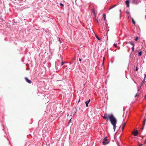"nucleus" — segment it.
Masks as SVG:
<instances>
[{
    "label": "nucleus",
    "mask_w": 146,
    "mask_h": 146,
    "mask_svg": "<svg viewBox=\"0 0 146 146\" xmlns=\"http://www.w3.org/2000/svg\"><path fill=\"white\" fill-rule=\"evenodd\" d=\"M103 117L104 119H106L108 118L109 119L111 124L113 126V130L114 131H115V128L116 127V124L117 123V120L113 115L112 114H108L107 115V116H104Z\"/></svg>",
    "instance_id": "nucleus-1"
},
{
    "label": "nucleus",
    "mask_w": 146,
    "mask_h": 146,
    "mask_svg": "<svg viewBox=\"0 0 146 146\" xmlns=\"http://www.w3.org/2000/svg\"><path fill=\"white\" fill-rule=\"evenodd\" d=\"M109 143V142L107 141V137H106L104 139L102 143L104 145H106L108 144Z\"/></svg>",
    "instance_id": "nucleus-2"
},
{
    "label": "nucleus",
    "mask_w": 146,
    "mask_h": 146,
    "mask_svg": "<svg viewBox=\"0 0 146 146\" xmlns=\"http://www.w3.org/2000/svg\"><path fill=\"white\" fill-rule=\"evenodd\" d=\"M140 2V0H132V3L135 4H137Z\"/></svg>",
    "instance_id": "nucleus-3"
},
{
    "label": "nucleus",
    "mask_w": 146,
    "mask_h": 146,
    "mask_svg": "<svg viewBox=\"0 0 146 146\" xmlns=\"http://www.w3.org/2000/svg\"><path fill=\"white\" fill-rule=\"evenodd\" d=\"M125 3L127 5V7H129V0H127L125 1Z\"/></svg>",
    "instance_id": "nucleus-4"
},
{
    "label": "nucleus",
    "mask_w": 146,
    "mask_h": 146,
    "mask_svg": "<svg viewBox=\"0 0 146 146\" xmlns=\"http://www.w3.org/2000/svg\"><path fill=\"white\" fill-rule=\"evenodd\" d=\"M25 79L26 81L29 84H31V80H29L27 77L25 78Z\"/></svg>",
    "instance_id": "nucleus-5"
},
{
    "label": "nucleus",
    "mask_w": 146,
    "mask_h": 146,
    "mask_svg": "<svg viewBox=\"0 0 146 146\" xmlns=\"http://www.w3.org/2000/svg\"><path fill=\"white\" fill-rule=\"evenodd\" d=\"M90 100L89 99L88 100L86 101V102L85 103H86V107H88V104L90 102Z\"/></svg>",
    "instance_id": "nucleus-6"
},
{
    "label": "nucleus",
    "mask_w": 146,
    "mask_h": 146,
    "mask_svg": "<svg viewBox=\"0 0 146 146\" xmlns=\"http://www.w3.org/2000/svg\"><path fill=\"white\" fill-rule=\"evenodd\" d=\"M138 134V131L137 130L134 131L133 133V135L135 136H136Z\"/></svg>",
    "instance_id": "nucleus-7"
},
{
    "label": "nucleus",
    "mask_w": 146,
    "mask_h": 146,
    "mask_svg": "<svg viewBox=\"0 0 146 146\" xmlns=\"http://www.w3.org/2000/svg\"><path fill=\"white\" fill-rule=\"evenodd\" d=\"M116 5H115L111 7L109 9V10H110L113 8H114L115 7Z\"/></svg>",
    "instance_id": "nucleus-8"
},
{
    "label": "nucleus",
    "mask_w": 146,
    "mask_h": 146,
    "mask_svg": "<svg viewBox=\"0 0 146 146\" xmlns=\"http://www.w3.org/2000/svg\"><path fill=\"white\" fill-rule=\"evenodd\" d=\"M142 51H140L138 52V55L139 56H141L142 55Z\"/></svg>",
    "instance_id": "nucleus-9"
},
{
    "label": "nucleus",
    "mask_w": 146,
    "mask_h": 146,
    "mask_svg": "<svg viewBox=\"0 0 146 146\" xmlns=\"http://www.w3.org/2000/svg\"><path fill=\"white\" fill-rule=\"evenodd\" d=\"M129 43L132 45L133 46H134V44L133 43L131 42H129Z\"/></svg>",
    "instance_id": "nucleus-10"
},
{
    "label": "nucleus",
    "mask_w": 146,
    "mask_h": 146,
    "mask_svg": "<svg viewBox=\"0 0 146 146\" xmlns=\"http://www.w3.org/2000/svg\"><path fill=\"white\" fill-rule=\"evenodd\" d=\"M146 121V119H144V121L143 122V126H144L145 125Z\"/></svg>",
    "instance_id": "nucleus-11"
},
{
    "label": "nucleus",
    "mask_w": 146,
    "mask_h": 146,
    "mask_svg": "<svg viewBox=\"0 0 146 146\" xmlns=\"http://www.w3.org/2000/svg\"><path fill=\"white\" fill-rule=\"evenodd\" d=\"M103 17H104V19L105 20L106 18V15L105 14H103Z\"/></svg>",
    "instance_id": "nucleus-12"
},
{
    "label": "nucleus",
    "mask_w": 146,
    "mask_h": 146,
    "mask_svg": "<svg viewBox=\"0 0 146 146\" xmlns=\"http://www.w3.org/2000/svg\"><path fill=\"white\" fill-rule=\"evenodd\" d=\"M95 36H96V38H97L98 40H101V39H100V38H99L97 35H95Z\"/></svg>",
    "instance_id": "nucleus-13"
},
{
    "label": "nucleus",
    "mask_w": 146,
    "mask_h": 146,
    "mask_svg": "<svg viewBox=\"0 0 146 146\" xmlns=\"http://www.w3.org/2000/svg\"><path fill=\"white\" fill-rule=\"evenodd\" d=\"M132 21L133 23V24H135V21H134V20H133V18H132Z\"/></svg>",
    "instance_id": "nucleus-14"
},
{
    "label": "nucleus",
    "mask_w": 146,
    "mask_h": 146,
    "mask_svg": "<svg viewBox=\"0 0 146 146\" xmlns=\"http://www.w3.org/2000/svg\"><path fill=\"white\" fill-rule=\"evenodd\" d=\"M132 51L133 52L134 51V46H133L131 48Z\"/></svg>",
    "instance_id": "nucleus-15"
},
{
    "label": "nucleus",
    "mask_w": 146,
    "mask_h": 146,
    "mask_svg": "<svg viewBox=\"0 0 146 146\" xmlns=\"http://www.w3.org/2000/svg\"><path fill=\"white\" fill-rule=\"evenodd\" d=\"M138 67L137 66L136 67L135 69V71H137L138 70Z\"/></svg>",
    "instance_id": "nucleus-16"
},
{
    "label": "nucleus",
    "mask_w": 146,
    "mask_h": 146,
    "mask_svg": "<svg viewBox=\"0 0 146 146\" xmlns=\"http://www.w3.org/2000/svg\"><path fill=\"white\" fill-rule=\"evenodd\" d=\"M139 39V38H138V37H136V38H135V40L136 41H137Z\"/></svg>",
    "instance_id": "nucleus-17"
},
{
    "label": "nucleus",
    "mask_w": 146,
    "mask_h": 146,
    "mask_svg": "<svg viewBox=\"0 0 146 146\" xmlns=\"http://www.w3.org/2000/svg\"><path fill=\"white\" fill-rule=\"evenodd\" d=\"M113 46H114V47L115 48L117 47V44H116L114 43L113 44Z\"/></svg>",
    "instance_id": "nucleus-18"
},
{
    "label": "nucleus",
    "mask_w": 146,
    "mask_h": 146,
    "mask_svg": "<svg viewBox=\"0 0 146 146\" xmlns=\"http://www.w3.org/2000/svg\"><path fill=\"white\" fill-rule=\"evenodd\" d=\"M60 5H61V6H64V5L63 4L60 3Z\"/></svg>",
    "instance_id": "nucleus-19"
},
{
    "label": "nucleus",
    "mask_w": 146,
    "mask_h": 146,
    "mask_svg": "<svg viewBox=\"0 0 146 146\" xmlns=\"http://www.w3.org/2000/svg\"><path fill=\"white\" fill-rule=\"evenodd\" d=\"M64 63H65V62H62L61 65L62 66L64 64Z\"/></svg>",
    "instance_id": "nucleus-20"
},
{
    "label": "nucleus",
    "mask_w": 146,
    "mask_h": 146,
    "mask_svg": "<svg viewBox=\"0 0 146 146\" xmlns=\"http://www.w3.org/2000/svg\"><path fill=\"white\" fill-rule=\"evenodd\" d=\"M105 59V58L104 57L103 58V64L104 63V60Z\"/></svg>",
    "instance_id": "nucleus-21"
},
{
    "label": "nucleus",
    "mask_w": 146,
    "mask_h": 146,
    "mask_svg": "<svg viewBox=\"0 0 146 146\" xmlns=\"http://www.w3.org/2000/svg\"><path fill=\"white\" fill-rule=\"evenodd\" d=\"M137 95H138V93H137L135 94V97H136V96Z\"/></svg>",
    "instance_id": "nucleus-22"
},
{
    "label": "nucleus",
    "mask_w": 146,
    "mask_h": 146,
    "mask_svg": "<svg viewBox=\"0 0 146 146\" xmlns=\"http://www.w3.org/2000/svg\"><path fill=\"white\" fill-rule=\"evenodd\" d=\"M59 41H60V43H61L62 42H61V40H60V38H59Z\"/></svg>",
    "instance_id": "nucleus-23"
},
{
    "label": "nucleus",
    "mask_w": 146,
    "mask_h": 146,
    "mask_svg": "<svg viewBox=\"0 0 146 146\" xmlns=\"http://www.w3.org/2000/svg\"><path fill=\"white\" fill-rule=\"evenodd\" d=\"M126 13H127V14H129V11H127V12H126Z\"/></svg>",
    "instance_id": "nucleus-24"
},
{
    "label": "nucleus",
    "mask_w": 146,
    "mask_h": 146,
    "mask_svg": "<svg viewBox=\"0 0 146 146\" xmlns=\"http://www.w3.org/2000/svg\"><path fill=\"white\" fill-rule=\"evenodd\" d=\"M145 79H145L144 78L143 80L142 81V82L143 83H144V82Z\"/></svg>",
    "instance_id": "nucleus-25"
},
{
    "label": "nucleus",
    "mask_w": 146,
    "mask_h": 146,
    "mask_svg": "<svg viewBox=\"0 0 146 146\" xmlns=\"http://www.w3.org/2000/svg\"><path fill=\"white\" fill-rule=\"evenodd\" d=\"M79 60L80 61H81V58H79Z\"/></svg>",
    "instance_id": "nucleus-26"
},
{
    "label": "nucleus",
    "mask_w": 146,
    "mask_h": 146,
    "mask_svg": "<svg viewBox=\"0 0 146 146\" xmlns=\"http://www.w3.org/2000/svg\"><path fill=\"white\" fill-rule=\"evenodd\" d=\"M125 125V123H123V126L124 127Z\"/></svg>",
    "instance_id": "nucleus-27"
},
{
    "label": "nucleus",
    "mask_w": 146,
    "mask_h": 146,
    "mask_svg": "<svg viewBox=\"0 0 146 146\" xmlns=\"http://www.w3.org/2000/svg\"><path fill=\"white\" fill-rule=\"evenodd\" d=\"M124 127H123V126H122V129H123V128H124Z\"/></svg>",
    "instance_id": "nucleus-28"
},
{
    "label": "nucleus",
    "mask_w": 146,
    "mask_h": 146,
    "mask_svg": "<svg viewBox=\"0 0 146 146\" xmlns=\"http://www.w3.org/2000/svg\"><path fill=\"white\" fill-rule=\"evenodd\" d=\"M144 98H146V95H145Z\"/></svg>",
    "instance_id": "nucleus-29"
},
{
    "label": "nucleus",
    "mask_w": 146,
    "mask_h": 146,
    "mask_svg": "<svg viewBox=\"0 0 146 146\" xmlns=\"http://www.w3.org/2000/svg\"><path fill=\"white\" fill-rule=\"evenodd\" d=\"M76 113V112H74V114H75Z\"/></svg>",
    "instance_id": "nucleus-30"
},
{
    "label": "nucleus",
    "mask_w": 146,
    "mask_h": 146,
    "mask_svg": "<svg viewBox=\"0 0 146 146\" xmlns=\"http://www.w3.org/2000/svg\"><path fill=\"white\" fill-rule=\"evenodd\" d=\"M71 119H70V120H69V122H70L71 121Z\"/></svg>",
    "instance_id": "nucleus-31"
},
{
    "label": "nucleus",
    "mask_w": 146,
    "mask_h": 146,
    "mask_svg": "<svg viewBox=\"0 0 146 146\" xmlns=\"http://www.w3.org/2000/svg\"><path fill=\"white\" fill-rule=\"evenodd\" d=\"M144 126H143V127L142 128V129H143L144 128Z\"/></svg>",
    "instance_id": "nucleus-32"
},
{
    "label": "nucleus",
    "mask_w": 146,
    "mask_h": 146,
    "mask_svg": "<svg viewBox=\"0 0 146 146\" xmlns=\"http://www.w3.org/2000/svg\"><path fill=\"white\" fill-rule=\"evenodd\" d=\"M142 144L139 145V146H141L142 145Z\"/></svg>",
    "instance_id": "nucleus-33"
},
{
    "label": "nucleus",
    "mask_w": 146,
    "mask_h": 146,
    "mask_svg": "<svg viewBox=\"0 0 146 146\" xmlns=\"http://www.w3.org/2000/svg\"><path fill=\"white\" fill-rule=\"evenodd\" d=\"M139 89H138V90H137V91H138H138H139Z\"/></svg>",
    "instance_id": "nucleus-34"
},
{
    "label": "nucleus",
    "mask_w": 146,
    "mask_h": 146,
    "mask_svg": "<svg viewBox=\"0 0 146 146\" xmlns=\"http://www.w3.org/2000/svg\"><path fill=\"white\" fill-rule=\"evenodd\" d=\"M129 50H128L127 51L129 52Z\"/></svg>",
    "instance_id": "nucleus-35"
}]
</instances>
